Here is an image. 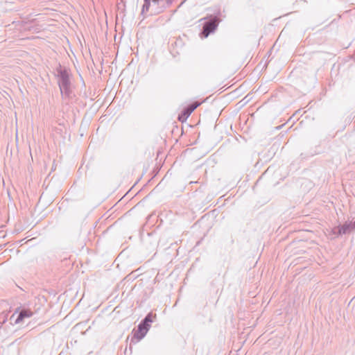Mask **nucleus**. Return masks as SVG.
<instances>
[{"instance_id":"1","label":"nucleus","mask_w":355,"mask_h":355,"mask_svg":"<svg viewBox=\"0 0 355 355\" xmlns=\"http://www.w3.org/2000/svg\"><path fill=\"white\" fill-rule=\"evenodd\" d=\"M57 76L58 78V85L61 95L64 98H71L72 92L71 89V82L69 76L65 69H62L61 66L57 69Z\"/></svg>"},{"instance_id":"2","label":"nucleus","mask_w":355,"mask_h":355,"mask_svg":"<svg viewBox=\"0 0 355 355\" xmlns=\"http://www.w3.org/2000/svg\"><path fill=\"white\" fill-rule=\"evenodd\" d=\"M220 12H219L217 15H209L207 17L201 19V20H207L204 24L200 33L201 37L206 38L211 33H213L218 28V24L221 19H220Z\"/></svg>"},{"instance_id":"3","label":"nucleus","mask_w":355,"mask_h":355,"mask_svg":"<svg viewBox=\"0 0 355 355\" xmlns=\"http://www.w3.org/2000/svg\"><path fill=\"white\" fill-rule=\"evenodd\" d=\"M200 105V103L196 101L185 107L178 116V120L184 122L191 114Z\"/></svg>"},{"instance_id":"4","label":"nucleus","mask_w":355,"mask_h":355,"mask_svg":"<svg viewBox=\"0 0 355 355\" xmlns=\"http://www.w3.org/2000/svg\"><path fill=\"white\" fill-rule=\"evenodd\" d=\"M33 315V312L28 309H21L18 314L17 313H14L10 320L11 322H14V324H19L22 322L25 318H30Z\"/></svg>"},{"instance_id":"5","label":"nucleus","mask_w":355,"mask_h":355,"mask_svg":"<svg viewBox=\"0 0 355 355\" xmlns=\"http://www.w3.org/2000/svg\"><path fill=\"white\" fill-rule=\"evenodd\" d=\"M149 329L150 328L140 322L137 326V329L135 331L134 335L131 339V343H137L141 340L146 336Z\"/></svg>"},{"instance_id":"6","label":"nucleus","mask_w":355,"mask_h":355,"mask_svg":"<svg viewBox=\"0 0 355 355\" xmlns=\"http://www.w3.org/2000/svg\"><path fill=\"white\" fill-rule=\"evenodd\" d=\"M351 225H350L349 223H345L343 225H339L336 227L334 231L338 230V235L345 234L352 230L351 229Z\"/></svg>"},{"instance_id":"7","label":"nucleus","mask_w":355,"mask_h":355,"mask_svg":"<svg viewBox=\"0 0 355 355\" xmlns=\"http://www.w3.org/2000/svg\"><path fill=\"white\" fill-rule=\"evenodd\" d=\"M160 0H152L153 3L158 4ZM151 0H144V3L142 7L141 13L144 14L145 12H148L150 6Z\"/></svg>"},{"instance_id":"8","label":"nucleus","mask_w":355,"mask_h":355,"mask_svg":"<svg viewBox=\"0 0 355 355\" xmlns=\"http://www.w3.org/2000/svg\"><path fill=\"white\" fill-rule=\"evenodd\" d=\"M153 322V319H152V314L150 313H148L145 318L144 319H143L141 320V323L144 324L145 326L148 327V328H150V323Z\"/></svg>"},{"instance_id":"9","label":"nucleus","mask_w":355,"mask_h":355,"mask_svg":"<svg viewBox=\"0 0 355 355\" xmlns=\"http://www.w3.org/2000/svg\"><path fill=\"white\" fill-rule=\"evenodd\" d=\"M319 54L318 53H314L313 55H312V60H315L318 58L319 57Z\"/></svg>"},{"instance_id":"10","label":"nucleus","mask_w":355,"mask_h":355,"mask_svg":"<svg viewBox=\"0 0 355 355\" xmlns=\"http://www.w3.org/2000/svg\"><path fill=\"white\" fill-rule=\"evenodd\" d=\"M349 224L352 225H351V229L353 230L355 229V221L354 222H349Z\"/></svg>"},{"instance_id":"11","label":"nucleus","mask_w":355,"mask_h":355,"mask_svg":"<svg viewBox=\"0 0 355 355\" xmlns=\"http://www.w3.org/2000/svg\"><path fill=\"white\" fill-rule=\"evenodd\" d=\"M173 0H166V3H167V4H168V5L171 4V3H172V2H173Z\"/></svg>"}]
</instances>
